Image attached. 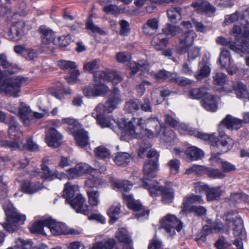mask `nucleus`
<instances>
[{"label": "nucleus", "mask_w": 249, "mask_h": 249, "mask_svg": "<svg viewBox=\"0 0 249 249\" xmlns=\"http://www.w3.org/2000/svg\"><path fill=\"white\" fill-rule=\"evenodd\" d=\"M120 131L121 140L128 141L137 137L134 124L141 129V133L149 139L157 137L161 131L162 126L157 118L146 120L142 117H133L130 120L122 119L114 120Z\"/></svg>", "instance_id": "1"}, {"label": "nucleus", "mask_w": 249, "mask_h": 249, "mask_svg": "<svg viewBox=\"0 0 249 249\" xmlns=\"http://www.w3.org/2000/svg\"><path fill=\"white\" fill-rule=\"evenodd\" d=\"M242 120L227 115L221 122L218 126L219 137L217 138L214 134H209L213 138L203 140L211 143L212 155L210 160L212 162H218L220 160L219 155L229 151L233 146V140L225 135L224 127L229 130H237L242 125Z\"/></svg>", "instance_id": "2"}, {"label": "nucleus", "mask_w": 249, "mask_h": 249, "mask_svg": "<svg viewBox=\"0 0 249 249\" xmlns=\"http://www.w3.org/2000/svg\"><path fill=\"white\" fill-rule=\"evenodd\" d=\"M122 79V76L118 71H97L94 75V85L84 88L83 93L89 98L103 96L109 90V88L104 83V82H110L113 85H116L120 83Z\"/></svg>", "instance_id": "3"}, {"label": "nucleus", "mask_w": 249, "mask_h": 249, "mask_svg": "<svg viewBox=\"0 0 249 249\" xmlns=\"http://www.w3.org/2000/svg\"><path fill=\"white\" fill-rule=\"evenodd\" d=\"M231 34L235 37V42L227 40L223 36H219L216 39L218 44L224 46H229V48L235 53L241 54L249 53V31H245L241 36V28L235 25L231 32Z\"/></svg>", "instance_id": "4"}, {"label": "nucleus", "mask_w": 249, "mask_h": 249, "mask_svg": "<svg viewBox=\"0 0 249 249\" xmlns=\"http://www.w3.org/2000/svg\"><path fill=\"white\" fill-rule=\"evenodd\" d=\"M28 78L22 75H18L7 78L0 82V94L18 98L20 96L21 88L26 85Z\"/></svg>", "instance_id": "5"}, {"label": "nucleus", "mask_w": 249, "mask_h": 249, "mask_svg": "<svg viewBox=\"0 0 249 249\" xmlns=\"http://www.w3.org/2000/svg\"><path fill=\"white\" fill-rule=\"evenodd\" d=\"M6 215V221L2 225L6 231L13 232L16 231L18 224H23L26 220V216L17 212V210L9 200L2 204Z\"/></svg>", "instance_id": "6"}, {"label": "nucleus", "mask_w": 249, "mask_h": 249, "mask_svg": "<svg viewBox=\"0 0 249 249\" xmlns=\"http://www.w3.org/2000/svg\"><path fill=\"white\" fill-rule=\"evenodd\" d=\"M223 219L226 221L228 229L231 225L234 226L233 231L236 239L234 240L233 244L237 249H243L242 241L246 239V234L241 218L236 213L228 212L223 215Z\"/></svg>", "instance_id": "7"}, {"label": "nucleus", "mask_w": 249, "mask_h": 249, "mask_svg": "<svg viewBox=\"0 0 249 249\" xmlns=\"http://www.w3.org/2000/svg\"><path fill=\"white\" fill-rule=\"evenodd\" d=\"M8 135L9 137L13 140V141L7 140L0 141V146L9 147L11 150H22L25 145L23 143L22 133L19 129L18 124L14 123L9 126L8 129Z\"/></svg>", "instance_id": "8"}, {"label": "nucleus", "mask_w": 249, "mask_h": 249, "mask_svg": "<svg viewBox=\"0 0 249 249\" xmlns=\"http://www.w3.org/2000/svg\"><path fill=\"white\" fill-rule=\"evenodd\" d=\"M129 69L132 75H135L139 70H141L144 74L149 73L150 75L153 76L157 80H167V71L160 70L157 73L150 72V65L146 60H139L137 62L135 61L130 62Z\"/></svg>", "instance_id": "9"}, {"label": "nucleus", "mask_w": 249, "mask_h": 249, "mask_svg": "<svg viewBox=\"0 0 249 249\" xmlns=\"http://www.w3.org/2000/svg\"><path fill=\"white\" fill-rule=\"evenodd\" d=\"M143 187L149 191L151 196L154 197L161 195L162 201L164 204L171 203L174 198L172 190L167 188H163L159 185L158 182L153 183V186L149 185L144 179L143 180Z\"/></svg>", "instance_id": "10"}, {"label": "nucleus", "mask_w": 249, "mask_h": 249, "mask_svg": "<svg viewBox=\"0 0 249 249\" xmlns=\"http://www.w3.org/2000/svg\"><path fill=\"white\" fill-rule=\"evenodd\" d=\"M160 227L170 236L176 234V230L179 232L183 228V223L175 215L168 214L160 220Z\"/></svg>", "instance_id": "11"}, {"label": "nucleus", "mask_w": 249, "mask_h": 249, "mask_svg": "<svg viewBox=\"0 0 249 249\" xmlns=\"http://www.w3.org/2000/svg\"><path fill=\"white\" fill-rule=\"evenodd\" d=\"M123 102L120 91L118 88H114L111 91L108 99L104 104H99L96 107V110L103 109L107 113H111L117 108L118 106Z\"/></svg>", "instance_id": "12"}, {"label": "nucleus", "mask_w": 249, "mask_h": 249, "mask_svg": "<svg viewBox=\"0 0 249 249\" xmlns=\"http://www.w3.org/2000/svg\"><path fill=\"white\" fill-rule=\"evenodd\" d=\"M123 196L127 207L130 209L137 212L135 214V218L140 221L147 219L148 218L149 211L143 210L140 202L135 200L132 195H127L123 194Z\"/></svg>", "instance_id": "13"}, {"label": "nucleus", "mask_w": 249, "mask_h": 249, "mask_svg": "<svg viewBox=\"0 0 249 249\" xmlns=\"http://www.w3.org/2000/svg\"><path fill=\"white\" fill-rule=\"evenodd\" d=\"M196 36V33L193 30L182 34L178 38V43L175 46L177 53L179 54L186 53L193 45Z\"/></svg>", "instance_id": "14"}, {"label": "nucleus", "mask_w": 249, "mask_h": 249, "mask_svg": "<svg viewBox=\"0 0 249 249\" xmlns=\"http://www.w3.org/2000/svg\"><path fill=\"white\" fill-rule=\"evenodd\" d=\"M45 224L47 225V227L50 229L52 233L55 236L78 233L75 230L69 229L66 224L57 222L51 217L45 219Z\"/></svg>", "instance_id": "15"}, {"label": "nucleus", "mask_w": 249, "mask_h": 249, "mask_svg": "<svg viewBox=\"0 0 249 249\" xmlns=\"http://www.w3.org/2000/svg\"><path fill=\"white\" fill-rule=\"evenodd\" d=\"M25 23L20 20L13 23L11 28L4 34L5 37L12 41L18 42L25 35Z\"/></svg>", "instance_id": "16"}, {"label": "nucleus", "mask_w": 249, "mask_h": 249, "mask_svg": "<svg viewBox=\"0 0 249 249\" xmlns=\"http://www.w3.org/2000/svg\"><path fill=\"white\" fill-rule=\"evenodd\" d=\"M159 165L158 161H154L153 160H148L145 161L143 168V172L144 178L141 179L142 186H143V180H145L147 182L149 183V185L153 186V183L157 182L153 179V178L156 176V172L158 170Z\"/></svg>", "instance_id": "17"}, {"label": "nucleus", "mask_w": 249, "mask_h": 249, "mask_svg": "<svg viewBox=\"0 0 249 249\" xmlns=\"http://www.w3.org/2000/svg\"><path fill=\"white\" fill-rule=\"evenodd\" d=\"M173 153L175 156H178L183 158L186 156L191 160L201 159L204 156L203 151L195 146L189 147L185 150L181 148H175Z\"/></svg>", "instance_id": "18"}, {"label": "nucleus", "mask_w": 249, "mask_h": 249, "mask_svg": "<svg viewBox=\"0 0 249 249\" xmlns=\"http://www.w3.org/2000/svg\"><path fill=\"white\" fill-rule=\"evenodd\" d=\"M248 15H249V12H246V10L242 13L236 11L234 13L225 16V23L226 24H229L237 20H241L240 27L241 28V36H242L245 31H249V23L247 20L245 19L246 16Z\"/></svg>", "instance_id": "19"}, {"label": "nucleus", "mask_w": 249, "mask_h": 249, "mask_svg": "<svg viewBox=\"0 0 249 249\" xmlns=\"http://www.w3.org/2000/svg\"><path fill=\"white\" fill-rule=\"evenodd\" d=\"M86 200L81 194H77L75 197L68 204L75 211L78 213H81L84 215H89L90 213L89 206L86 203Z\"/></svg>", "instance_id": "20"}, {"label": "nucleus", "mask_w": 249, "mask_h": 249, "mask_svg": "<svg viewBox=\"0 0 249 249\" xmlns=\"http://www.w3.org/2000/svg\"><path fill=\"white\" fill-rule=\"evenodd\" d=\"M198 13H204L209 17L212 16L215 12L216 8L209 1L204 0H197L191 4Z\"/></svg>", "instance_id": "21"}, {"label": "nucleus", "mask_w": 249, "mask_h": 249, "mask_svg": "<svg viewBox=\"0 0 249 249\" xmlns=\"http://www.w3.org/2000/svg\"><path fill=\"white\" fill-rule=\"evenodd\" d=\"M0 64L2 67L5 78L9 76L17 73L19 70V68L15 64L12 63L7 60V56L4 53H0Z\"/></svg>", "instance_id": "22"}, {"label": "nucleus", "mask_w": 249, "mask_h": 249, "mask_svg": "<svg viewBox=\"0 0 249 249\" xmlns=\"http://www.w3.org/2000/svg\"><path fill=\"white\" fill-rule=\"evenodd\" d=\"M62 136L55 129L51 127L46 134L45 141L48 145L52 147H58L61 144Z\"/></svg>", "instance_id": "23"}, {"label": "nucleus", "mask_w": 249, "mask_h": 249, "mask_svg": "<svg viewBox=\"0 0 249 249\" xmlns=\"http://www.w3.org/2000/svg\"><path fill=\"white\" fill-rule=\"evenodd\" d=\"M107 113V111L103 109L96 110V107L92 113V116L96 120L97 124L102 128L108 127L113 129L111 119L109 117L105 116V113Z\"/></svg>", "instance_id": "24"}, {"label": "nucleus", "mask_w": 249, "mask_h": 249, "mask_svg": "<svg viewBox=\"0 0 249 249\" xmlns=\"http://www.w3.org/2000/svg\"><path fill=\"white\" fill-rule=\"evenodd\" d=\"M178 130L181 134H188L190 135L195 136L201 140H206L213 138L212 136H209V134L199 132L197 130L189 127L185 124L180 123L178 122V126L175 127Z\"/></svg>", "instance_id": "25"}, {"label": "nucleus", "mask_w": 249, "mask_h": 249, "mask_svg": "<svg viewBox=\"0 0 249 249\" xmlns=\"http://www.w3.org/2000/svg\"><path fill=\"white\" fill-rule=\"evenodd\" d=\"M41 169L43 173V175L41 177L44 180L52 181L55 178H58L60 180H62L68 177V175L63 172L54 171L52 173L44 161H43L41 164Z\"/></svg>", "instance_id": "26"}, {"label": "nucleus", "mask_w": 249, "mask_h": 249, "mask_svg": "<svg viewBox=\"0 0 249 249\" xmlns=\"http://www.w3.org/2000/svg\"><path fill=\"white\" fill-rule=\"evenodd\" d=\"M71 134L74 137L76 144L81 147L86 146L89 142L88 132L83 129H71Z\"/></svg>", "instance_id": "27"}, {"label": "nucleus", "mask_w": 249, "mask_h": 249, "mask_svg": "<svg viewBox=\"0 0 249 249\" xmlns=\"http://www.w3.org/2000/svg\"><path fill=\"white\" fill-rule=\"evenodd\" d=\"M19 116L23 124L25 126H29L33 121V114L30 107L25 103L21 102L18 108Z\"/></svg>", "instance_id": "28"}, {"label": "nucleus", "mask_w": 249, "mask_h": 249, "mask_svg": "<svg viewBox=\"0 0 249 249\" xmlns=\"http://www.w3.org/2000/svg\"><path fill=\"white\" fill-rule=\"evenodd\" d=\"M201 105L206 110L215 112L218 107L217 97L207 93L201 101Z\"/></svg>", "instance_id": "29"}, {"label": "nucleus", "mask_w": 249, "mask_h": 249, "mask_svg": "<svg viewBox=\"0 0 249 249\" xmlns=\"http://www.w3.org/2000/svg\"><path fill=\"white\" fill-rule=\"evenodd\" d=\"M202 203L203 199L202 196L200 195H196L194 194H191L186 196L184 197L183 202L182 203L181 211L180 213L184 214V212H187L188 210L190 207V204L195 203Z\"/></svg>", "instance_id": "30"}, {"label": "nucleus", "mask_w": 249, "mask_h": 249, "mask_svg": "<svg viewBox=\"0 0 249 249\" xmlns=\"http://www.w3.org/2000/svg\"><path fill=\"white\" fill-rule=\"evenodd\" d=\"M159 21L156 18L148 19L143 25L142 31L146 36H151L155 34L159 29Z\"/></svg>", "instance_id": "31"}, {"label": "nucleus", "mask_w": 249, "mask_h": 249, "mask_svg": "<svg viewBox=\"0 0 249 249\" xmlns=\"http://www.w3.org/2000/svg\"><path fill=\"white\" fill-rule=\"evenodd\" d=\"M79 186L76 184H72L71 182H67L63 190V196L66 199V203H68L74 198V196L78 194Z\"/></svg>", "instance_id": "32"}, {"label": "nucleus", "mask_w": 249, "mask_h": 249, "mask_svg": "<svg viewBox=\"0 0 249 249\" xmlns=\"http://www.w3.org/2000/svg\"><path fill=\"white\" fill-rule=\"evenodd\" d=\"M39 32L41 35L43 44H49L54 41L55 33L50 28L45 25H42L39 28Z\"/></svg>", "instance_id": "33"}, {"label": "nucleus", "mask_w": 249, "mask_h": 249, "mask_svg": "<svg viewBox=\"0 0 249 249\" xmlns=\"http://www.w3.org/2000/svg\"><path fill=\"white\" fill-rule=\"evenodd\" d=\"M42 189V185L38 182H34L30 180H24L22 181L21 186L22 192L28 194H33Z\"/></svg>", "instance_id": "34"}, {"label": "nucleus", "mask_w": 249, "mask_h": 249, "mask_svg": "<svg viewBox=\"0 0 249 249\" xmlns=\"http://www.w3.org/2000/svg\"><path fill=\"white\" fill-rule=\"evenodd\" d=\"M168 44V38L162 34H159L154 36L152 41V46L157 51L163 50Z\"/></svg>", "instance_id": "35"}, {"label": "nucleus", "mask_w": 249, "mask_h": 249, "mask_svg": "<svg viewBox=\"0 0 249 249\" xmlns=\"http://www.w3.org/2000/svg\"><path fill=\"white\" fill-rule=\"evenodd\" d=\"M50 93L54 97L60 100L63 99V94H70L71 90L66 89L62 82L56 83V87H52L49 89Z\"/></svg>", "instance_id": "36"}, {"label": "nucleus", "mask_w": 249, "mask_h": 249, "mask_svg": "<svg viewBox=\"0 0 249 249\" xmlns=\"http://www.w3.org/2000/svg\"><path fill=\"white\" fill-rule=\"evenodd\" d=\"M198 72L195 74V77L198 80L208 77L211 72V69L209 66L208 62L203 58L198 65Z\"/></svg>", "instance_id": "37"}, {"label": "nucleus", "mask_w": 249, "mask_h": 249, "mask_svg": "<svg viewBox=\"0 0 249 249\" xmlns=\"http://www.w3.org/2000/svg\"><path fill=\"white\" fill-rule=\"evenodd\" d=\"M116 237L120 242L124 244L123 249L125 247L127 249H130V247H132V240L127 234L126 229L124 228L119 229L116 233Z\"/></svg>", "instance_id": "38"}, {"label": "nucleus", "mask_w": 249, "mask_h": 249, "mask_svg": "<svg viewBox=\"0 0 249 249\" xmlns=\"http://www.w3.org/2000/svg\"><path fill=\"white\" fill-rule=\"evenodd\" d=\"M213 83L215 85L221 86L224 90L230 92L231 88H228L227 85L229 84L227 76L222 72H217L213 76Z\"/></svg>", "instance_id": "39"}, {"label": "nucleus", "mask_w": 249, "mask_h": 249, "mask_svg": "<svg viewBox=\"0 0 249 249\" xmlns=\"http://www.w3.org/2000/svg\"><path fill=\"white\" fill-rule=\"evenodd\" d=\"M223 193L222 187L220 186L210 187L207 191L206 197L208 201L217 200L220 199Z\"/></svg>", "instance_id": "40"}, {"label": "nucleus", "mask_w": 249, "mask_h": 249, "mask_svg": "<svg viewBox=\"0 0 249 249\" xmlns=\"http://www.w3.org/2000/svg\"><path fill=\"white\" fill-rule=\"evenodd\" d=\"M167 73L168 74H166L167 75V80H168L170 82H174L181 86H185L191 84L192 82L190 79L184 77H179L178 73H171L168 71Z\"/></svg>", "instance_id": "41"}, {"label": "nucleus", "mask_w": 249, "mask_h": 249, "mask_svg": "<svg viewBox=\"0 0 249 249\" xmlns=\"http://www.w3.org/2000/svg\"><path fill=\"white\" fill-rule=\"evenodd\" d=\"M219 62L221 67L226 68L231 75H233L238 71L237 67L234 65L231 58L222 57V59H219Z\"/></svg>", "instance_id": "42"}, {"label": "nucleus", "mask_w": 249, "mask_h": 249, "mask_svg": "<svg viewBox=\"0 0 249 249\" xmlns=\"http://www.w3.org/2000/svg\"><path fill=\"white\" fill-rule=\"evenodd\" d=\"M232 89L234 91L236 96L239 99H247L249 91L246 86L241 82L238 81L232 86Z\"/></svg>", "instance_id": "43"}, {"label": "nucleus", "mask_w": 249, "mask_h": 249, "mask_svg": "<svg viewBox=\"0 0 249 249\" xmlns=\"http://www.w3.org/2000/svg\"><path fill=\"white\" fill-rule=\"evenodd\" d=\"M131 160V155L126 152H118L116 154L113 160L118 166H125Z\"/></svg>", "instance_id": "44"}, {"label": "nucleus", "mask_w": 249, "mask_h": 249, "mask_svg": "<svg viewBox=\"0 0 249 249\" xmlns=\"http://www.w3.org/2000/svg\"><path fill=\"white\" fill-rule=\"evenodd\" d=\"M103 183L102 178L96 177L91 174H89V176L85 181V186L86 188L91 189L94 187H99L102 185Z\"/></svg>", "instance_id": "45"}, {"label": "nucleus", "mask_w": 249, "mask_h": 249, "mask_svg": "<svg viewBox=\"0 0 249 249\" xmlns=\"http://www.w3.org/2000/svg\"><path fill=\"white\" fill-rule=\"evenodd\" d=\"M162 32L166 36H174L181 33L182 29L178 26H174L168 23L162 28Z\"/></svg>", "instance_id": "46"}, {"label": "nucleus", "mask_w": 249, "mask_h": 249, "mask_svg": "<svg viewBox=\"0 0 249 249\" xmlns=\"http://www.w3.org/2000/svg\"><path fill=\"white\" fill-rule=\"evenodd\" d=\"M89 203L92 207H97L100 203V193L97 190H87Z\"/></svg>", "instance_id": "47"}, {"label": "nucleus", "mask_w": 249, "mask_h": 249, "mask_svg": "<svg viewBox=\"0 0 249 249\" xmlns=\"http://www.w3.org/2000/svg\"><path fill=\"white\" fill-rule=\"evenodd\" d=\"M85 25L86 29L90 31L92 34H98L100 35L105 34L104 31L94 23L91 16H89L87 19Z\"/></svg>", "instance_id": "48"}, {"label": "nucleus", "mask_w": 249, "mask_h": 249, "mask_svg": "<svg viewBox=\"0 0 249 249\" xmlns=\"http://www.w3.org/2000/svg\"><path fill=\"white\" fill-rule=\"evenodd\" d=\"M204 173L208 177L213 179H223L226 177L225 173L217 168L206 167Z\"/></svg>", "instance_id": "49"}, {"label": "nucleus", "mask_w": 249, "mask_h": 249, "mask_svg": "<svg viewBox=\"0 0 249 249\" xmlns=\"http://www.w3.org/2000/svg\"><path fill=\"white\" fill-rule=\"evenodd\" d=\"M121 204L118 203L116 205L112 206L108 210L107 214L110 218V223H115L119 218L120 213Z\"/></svg>", "instance_id": "50"}, {"label": "nucleus", "mask_w": 249, "mask_h": 249, "mask_svg": "<svg viewBox=\"0 0 249 249\" xmlns=\"http://www.w3.org/2000/svg\"><path fill=\"white\" fill-rule=\"evenodd\" d=\"M140 100L138 99H131L124 105V109L129 113H133L140 109Z\"/></svg>", "instance_id": "51"}, {"label": "nucleus", "mask_w": 249, "mask_h": 249, "mask_svg": "<svg viewBox=\"0 0 249 249\" xmlns=\"http://www.w3.org/2000/svg\"><path fill=\"white\" fill-rule=\"evenodd\" d=\"M114 188H116L122 192H126L130 190L133 184L128 180L115 181L113 183Z\"/></svg>", "instance_id": "52"}, {"label": "nucleus", "mask_w": 249, "mask_h": 249, "mask_svg": "<svg viewBox=\"0 0 249 249\" xmlns=\"http://www.w3.org/2000/svg\"><path fill=\"white\" fill-rule=\"evenodd\" d=\"M94 152L96 157L101 159H109L110 157V153L109 150L102 145L96 147Z\"/></svg>", "instance_id": "53"}, {"label": "nucleus", "mask_w": 249, "mask_h": 249, "mask_svg": "<svg viewBox=\"0 0 249 249\" xmlns=\"http://www.w3.org/2000/svg\"><path fill=\"white\" fill-rule=\"evenodd\" d=\"M47 227V225L45 224V219L35 222L30 228V231L33 233L43 234V228Z\"/></svg>", "instance_id": "54"}, {"label": "nucleus", "mask_w": 249, "mask_h": 249, "mask_svg": "<svg viewBox=\"0 0 249 249\" xmlns=\"http://www.w3.org/2000/svg\"><path fill=\"white\" fill-rule=\"evenodd\" d=\"M80 176L86 174L94 173L96 170L92 168L89 164L85 163H79L75 165Z\"/></svg>", "instance_id": "55"}, {"label": "nucleus", "mask_w": 249, "mask_h": 249, "mask_svg": "<svg viewBox=\"0 0 249 249\" xmlns=\"http://www.w3.org/2000/svg\"><path fill=\"white\" fill-rule=\"evenodd\" d=\"M181 9L179 7L169 9L167 14L169 20L173 23L176 22L177 18H181Z\"/></svg>", "instance_id": "56"}, {"label": "nucleus", "mask_w": 249, "mask_h": 249, "mask_svg": "<svg viewBox=\"0 0 249 249\" xmlns=\"http://www.w3.org/2000/svg\"><path fill=\"white\" fill-rule=\"evenodd\" d=\"M207 93L205 87L193 89L189 91L190 97L194 99H199L201 98L203 99Z\"/></svg>", "instance_id": "57"}, {"label": "nucleus", "mask_w": 249, "mask_h": 249, "mask_svg": "<svg viewBox=\"0 0 249 249\" xmlns=\"http://www.w3.org/2000/svg\"><path fill=\"white\" fill-rule=\"evenodd\" d=\"M100 60L94 59L91 61L85 63L84 64L83 68L85 71L95 73V71L99 68ZM98 71H97V72Z\"/></svg>", "instance_id": "58"}, {"label": "nucleus", "mask_w": 249, "mask_h": 249, "mask_svg": "<svg viewBox=\"0 0 249 249\" xmlns=\"http://www.w3.org/2000/svg\"><path fill=\"white\" fill-rule=\"evenodd\" d=\"M167 166L169 169L170 174L176 175L179 172L180 162L177 159H173L167 163Z\"/></svg>", "instance_id": "59"}, {"label": "nucleus", "mask_w": 249, "mask_h": 249, "mask_svg": "<svg viewBox=\"0 0 249 249\" xmlns=\"http://www.w3.org/2000/svg\"><path fill=\"white\" fill-rule=\"evenodd\" d=\"M206 209L201 206H192L190 207L187 212H184V214L188 213H193L195 215L197 216H202L206 213Z\"/></svg>", "instance_id": "60"}, {"label": "nucleus", "mask_w": 249, "mask_h": 249, "mask_svg": "<svg viewBox=\"0 0 249 249\" xmlns=\"http://www.w3.org/2000/svg\"><path fill=\"white\" fill-rule=\"evenodd\" d=\"M58 65L61 69L64 71H72L76 68L75 62L69 60H61Z\"/></svg>", "instance_id": "61"}, {"label": "nucleus", "mask_w": 249, "mask_h": 249, "mask_svg": "<svg viewBox=\"0 0 249 249\" xmlns=\"http://www.w3.org/2000/svg\"><path fill=\"white\" fill-rule=\"evenodd\" d=\"M132 58L130 53L122 52L117 53L116 59L119 62L124 64H127Z\"/></svg>", "instance_id": "62"}, {"label": "nucleus", "mask_w": 249, "mask_h": 249, "mask_svg": "<svg viewBox=\"0 0 249 249\" xmlns=\"http://www.w3.org/2000/svg\"><path fill=\"white\" fill-rule=\"evenodd\" d=\"M247 198L248 196L246 194L242 192H237L231 195L230 201L233 203H235L245 201Z\"/></svg>", "instance_id": "63"}, {"label": "nucleus", "mask_w": 249, "mask_h": 249, "mask_svg": "<svg viewBox=\"0 0 249 249\" xmlns=\"http://www.w3.org/2000/svg\"><path fill=\"white\" fill-rule=\"evenodd\" d=\"M104 11L107 14H112L117 17L120 13V10L119 7L113 4H109L105 6L103 8Z\"/></svg>", "instance_id": "64"}]
</instances>
